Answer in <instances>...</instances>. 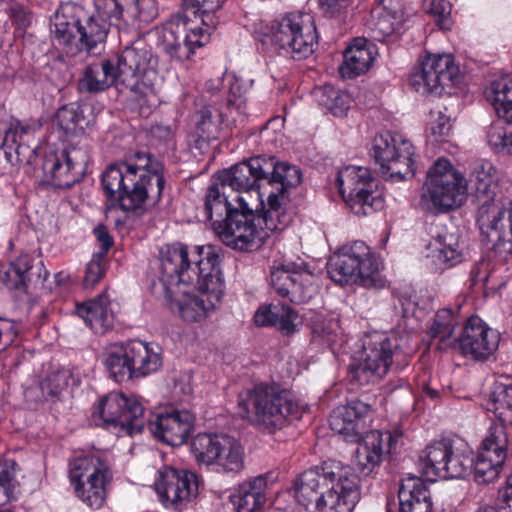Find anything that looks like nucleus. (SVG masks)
<instances>
[{
  "instance_id": "nucleus-40",
  "label": "nucleus",
  "mask_w": 512,
  "mask_h": 512,
  "mask_svg": "<svg viewBox=\"0 0 512 512\" xmlns=\"http://www.w3.org/2000/svg\"><path fill=\"white\" fill-rule=\"evenodd\" d=\"M264 161L270 163L271 168L264 174V182L274 190L275 194L287 196L289 188L296 187L301 183V170L286 162H279L275 157L264 156Z\"/></svg>"
},
{
  "instance_id": "nucleus-41",
  "label": "nucleus",
  "mask_w": 512,
  "mask_h": 512,
  "mask_svg": "<svg viewBox=\"0 0 512 512\" xmlns=\"http://www.w3.org/2000/svg\"><path fill=\"white\" fill-rule=\"evenodd\" d=\"M98 11L109 18H120L125 8H133L143 22L152 21L158 14L155 0H94Z\"/></svg>"
},
{
  "instance_id": "nucleus-27",
  "label": "nucleus",
  "mask_w": 512,
  "mask_h": 512,
  "mask_svg": "<svg viewBox=\"0 0 512 512\" xmlns=\"http://www.w3.org/2000/svg\"><path fill=\"white\" fill-rule=\"evenodd\" d=\"M370 405L355 399L336 407L329 418L330 428L346 441L358 442L367 429Z\"/></svg>"
},
{
  "instance_id": "nucleus-11",
  "label": "nucleus",
  "mask_w": 512,
  "mask_h": 512,
  "mask_svg": "<svg viewBox=\"0 0 512 512\" xmlns=\"http://www.w3.org/2000/svg\"><path fill=\"white\" fill-rule=\"evenodd\" d=\"M157 63V57L142 39L123 49L115 65L122 89L127 90L131 100L141 101L153 94L151 84L145 82L144 77L155 73Z\"/></svg>"
},
{
  "instance_id": "nucleus-9",
  "label": "nucleus",
  "mask_w": 512,
  "mask_h": 512,
  "mask_svg": "<svg viewBox=\"0 0 512 512\" xmlns=\"http://www.w3.org/2000/svg\"><path fill=\"white\" fill-rule=\"evenodd\" d=\"M380 260L363 241L344 245L327 263L329 277L340 285L360 284L366 288H381L385 279L380 273Z\"/></svg>"
},
{
  "instance_id": "nucleus-4",
  "label": "nucleus",
  "mask_w": 512,
  "mask_h": 512,
  "mask_svg": "<svg viewBox=\"0 0 512 512\" xmlns=\"http://www.w3.org/2000/svg\"><path fill=\"white\" fill-rule=\"evenodd\" d=\"M287 196L268 191L267 205H263L262 214H255L247 199L237 195L234 201L239 204L240 212H232L228 222L222 223L217 234L229 247L239 251H253L260 248L270 233L284 230L291 222L286 212Z\"/></svg>"
},
{
  "instance_id": "nucleus-42",
  "label": "nucleus",
  "mask_w": 512,
  "mask_h": 512,
  "mask_svg": "<svg viewBox=\"0 0 512 512\" xmlns=\"http://www.w3.org/2000/svg\"><path fill=\"white\" fill-rule=\"evenodd\" d=\"M103 363L110 377L116 382L132 380L131 340L110 345Z\"/></svg>"
},
{
  "instance_id": "nucleus-51",
  "label": "nucleus",
  "mask_w": 512,
  "mask_h": 512,
  "mask_svg": "<svg viewBox=\"0 0 512 512\" xmlns=\"http://www.w3.org/2000/svg\"><path fill=\"white\" fill-rule=\"evenodd\" d=\"M314 95L319 105L325 107L334 116L342 117L346 115L350 107V96L332 85H323L316 88Z\"/></svg>"
},
{
  "instance_id": "nucleus-13",
  "label": "nucleus",
  "mask_w": 512,
  "mask_h": 512,
  "mask_svg": "<svg viewBox=\"0 0 512 512\" xmlns=\"http://www.w3.org/2000/svg\"><path fill=\"white\" fill-rule=\"evenodd\" d=\"M96 426L117 428L132 435L140 433L146 423L144 407L135 395L110 392L103 396L91 414Z\"/></svg>"
},
{
  "instance_id": "nucleus-50",
  "label": "nucleus",
  "mask_w": 512,
  "mask_h": 512,
  "mask_svg": "<svg viewBox=\"0 0 512 512\" xmlns=\"http://www.w3.org/2000/svg\"><path fill=\"white\" fill-rule=\"evenodd\" d=\"M88 107H81L78 103H70L60 107L56 113V120L61 130L68 135L83 133L91 119L85 117L84 112Z\"/></svg>"
},
{
  "instance_id": "nucleus-35",
  "label": "nucleus",
  "mask_w": 512,
  "mask_h": 512,
  "mask_svg": "<svg viewBox=\"0 0 512 512\" xmlns=\"http://www.w3.org/2000/svg\"><path fill=\"white\" fill-rule=\"evenodd\" d=\"M375 47L365 38H356L343 55V63L339 67L344 78H354L369 70L375 59Z\"/></svg>"
},
{
  "instance_id": "nucleus-58",
  "label": "nucleus",
  "mask_w": 512,
  "mask_h": 512,
  "mask_svg": "<svg viewBox=\"0 0 512 512\" xmlns=\"http://www.w3.org/2000/svg\"><path fill=\"white\" fill-rule=\"evenodd\" d=\"M105 257L102 253L93 255L85 269L83 286L85 289H92L101 280L105 273Z\"/></svg>"
},
{
  "instance_id": "nucleus-12",
  "label": "nucleus",
  "mask_w": 512,
  "mask_h": 512,
  "mask_svg": "<svg viewBox=\"0 0 512 512\" xmlns=\"http://www.w3.org/2000/svg\"><path fill=\"white\" fill-rule=\"evenodd\" d=\"M371 151L384 178L402 181L415 175L418 155L413 144L402 135L387 132L375 136Z\"/></svg>"
},
{
  "instance_id": "nucleus-36",
  "label": "nucleus",
  "mask_w": 512,
  "mask_h": 512,
  "mask_svg": "<svg viewBox=\"0 0 512 512\" xmlns=\"http://www.w3.org/2000/svg\"><path fill=\"white\" fill-rule=\"evenodd\" d=\"M426 257L435 269L443 270L463 260L459 237L453 233L438 234L426 247Z\"/></svg>"
},
{
  "instance_id": "nucleus-63",
  "label": "nucleus",
  "mask_w": 512,
  "mask_h": 512,
  "mask_svg": "<svg viewBox=\"0 0 512 512\" xmlns=\"http://www.w3.org/2000/svg\"><path fill=\"white\" fill-rule=\"evenodd\" d=\"M14 336V327L10 320L0 317V351L4 350L6 343H2L4 337L8 338V341L12 340Z\"/></svg>"
},
{
  "instance_id": "nucleus-1",
  "label": "nucleus",
  "mask_w": 512,
  "mask_h": 512,
  "mask_svg": "<svg viewBox=\"0 0 512 512\" xmlns=\"http://www.w3.org/2000/svg\"><path fill=\"white\" fill-rule=\"evenodd\" d=\"M159 281L165 292H174V288L197 289L210 295L211 300L220 301L224 280L217 249L180 242L164 245L159 252Z\"/></svg>"
},
{
  "instance_id": "nucleus-25",
  "label": "nucleus",
  "mask_w": 512,
  "mask_h": 512,
  "mask_svg": "<svg viewBox=\"0 0 512 512\" xmlns=\"http://www.w3.org/2000/svg\"><path fill=\"white\" fill-rule=\"evenodd\" d=\"M88 12L76 2L62 3L50 19V34L53 43L65 53H73L72 40L75 38L80 25L88 19Z\"/></svg>"
},
{
  "instance_id": "nucleus-23",
  "label": "nucleus",
  "mask_w": 512,
  "mask_h": 512,
  "mask_svg": "<svg viewBox=\"0 0 512 512\" xmlns=\"http://www.w3.org/2000/svg\"><path fill=\"white\" fill-rule=\"evenodd\" d=\"M507 438L503 426L494 425L482 442L476 460H473L474 479L479 484H488L497 479L506 459Z\"/></svg>"
},
{
  "instance_id": "nucleus-2",
  "label": "nucleus",
  "mask_w": 512,
  "mask_h": 512,
  "mask_svg": "<svg viewBox=\"0 0 512 512\" xmlns=\"http://www.w3.org/2000/svg\"><path fill=\"white\" fill-rule=\"evenodd\" d=\"M295 497L307 510L352 512L360 499L359 478L349 465L326 460L299 475Z\"/></svg>"
},
{
  "instance_id": "nucleus-18",
  "label": "nucleus",
  "mask_w": 512,
  "mask_h": 512,
  "mask_svg": "<svg viewBox=\"0 0 512 512\" xmlns=\"http://www.w3.org/2000/svg\"><path fill=\"white\" fill-rule=\"evenodd\" d=\"M306 264L285 261L274 266L270 273V283L274 291L295 304L309 301L317 292L315 276L305 271Z\"/></svg>"
},
{
  "instance_id": "nucleus-43",
  "label": "nucleus",
  "mask_w": 512,
  "mask_h": 512,
  "mask_svg": "<svg viewBox=\"0 0 512 512\" xmlns=\"http://www.w3.org/2000/svg\"><path fill=\"white\" fill-rule=\"evenodd\" d=\"M76 313L96 333H102L113 325V313L108 307L107 298L102 295L77 304Z\"/></svg>"
},
{
  "instance_id": "nucleus-61",
  "label": "nucleus",
  "mask_w": 512,
  "mask_h": 512,
  "mask_svg": "<svg viewBox=\"0 0 512 512\" xmlns=\"http://www.w3.org/2000/svg\"><path fill=\"white\" fill-rule=\"evenodd\" d=\"M175 130L174 124L157 123L151 127V135L161 141H168L174 137Z\"/></svg>"
},
{
  "instance_id": "nucleus-7",
  "label": "nucleus",
  "mask_w": 512,
  "mask_h": 512,
  "mask_svg": "<svg viewBox=\"0 0 512 512\" xmlns=\"http://www.w3.org/2000/svg\"><path fill=\"white\" fill-rule=\"evenodd\" d=\"M410 341L411 335L407 332H373L366 335L363 338L361 356L356 364L351 365V379L360 385L380 380L394 361H403L411 355L413 348Z\"/></svg>"
},
{
  "instance_id": "nucleus-62",
  "label": "nucleus",
  "mask_w": 512,
  "mask_h": 512,
  "mask_svg": "<svg viewBox=\"0 0 512 512\" xmlns=\"http://www.w3.org/2000/svg\"><path fill=\"white\" fill-rule=\"evenodd\" d=\"M94 235L98 242L101 244V253L105 257V254L113 245V238L110 236L107 228L104 225H98L97 227H95Z\"/></svg>"
},
{
  "instance_id": "nucleus-29",
  "label": "nucleus",
  "mask_w": 512,
  "mask_h": 512,
  "mask_svg": "<svg viewBox=\"0 0 512 512\" xmlns=\"http://www.w3.org/2000/svg\"><path fill=\"white\" fill-rule=\"evenodd\" d=\"M395 445L396 440L390 432L378 430L367 432L356 450L355 463L359 471L364 475H369L382 462L383 456L390 453Z\"/></svg>"
},
{
  "instance_id": "nucleus-39",
  "label": "nucleus",
  "mask_w": 512,
  "mask_h": 512,
  "mask_svg": "<svg viewBox=\"0 0 512 512\" xmlns=\"http://www.w3.org/2000/svg\"><path fill=\"white\" fill-rule=\"evenodd\" d=\"M267 481L262 476H257L241 483L229 496L236 512H256L265 503L264 491Z\"/></svg>"
},
{
  "instance_id": "nucleus-3",
  "label": "nucleus",
  "mask_w": 512,
  "mask_h": 512,
  "mask_svg": "<svg viewBox=\"0 0 512 512\" xmlns=\"http://www.w3.org/2000/svg\"><path fill=\"white\" fill-rule=\"evenodd\" d=\"M136 164H111L102 175L109 199L123 211L142 209L146 201H159L165 185L162 163L146 152L135 154Z\"/></svg>"
},
{
  "instance_id": "nucleus-38",
  "label": "nucleus",
  "mask_w": 512,
  "mask_h": 512,
  "mask_svg": "<svg viewBox=\"0 0 512 512\" xmlns=\"http://www.w3.org/2000/svg\"><path fill=\"white\" fill-rule=\"evenodd\" d=\"M399 512H433L429 490L420 478L403 479L398 491Z\"/></svg>"
},
{
  "instance_id": "nucleus-22",
  "label": "nucleus",
  "mask_w": 512,
  "mask_h": 512,
  "mask_svg": "<svg viewBox=\"0 0 512 512\" xmlns=\"http://www.w3.org/2000/svg\"><path fill=\"white\" fill-rule=\"evenodd\" d=\"M159 500L165 506H181L198 494L199 481L195 473L164 466L154 483Z\"/></svg>"
},
{
  "instance_id": "nucleus-57",
  "label": "nucleus",
  "mask_w": 512,
  "mask_h": 512,
  "mask_svg": "<svg viewBox=\"0 0 512 512\" xmlns=\"http://www.w3.org/2000/svg\"><path fill=\"white\" fill-rule=\"evenodd\" d=\"M68 372L60 370L48 375L41 383L40 389L46 401L59 399L61 393L68 385Z\"/></svg>"
},
{
  "instance_id": "nucleus-15",
  "label": "nucleus",
  "mask_w": 512,
  "mask_h": 512,
  "mask_svg": "<svg viewBox=\"0 0 512 512\" xmlns=\"http://www.w3.org/2000/svg\"><path fill=\"white\" fill-rule=\"evenodd\" d=\"M191 451L198 463L212 466L217 472L236 474L244 468V449L227 434H198L192 440Z\"/></svg>"
},
{
  "instance_id": "nucleus-52",
  "label": "nucleus",
  "mask_w": 512,
  "mask_h": 512,
  "mask_svg": "<svg viewBox=\"0 0 512 512\" xmlns=\"http://www.w3.org/2000/svg\"><path fill=\"white\" fill-rule=\"evenodd\" d=\"M458 323V317L451 309H441L436 313L433 323L428 331V335L432 339H438V348L443 349L444 347L455 343L454 340L451 341L450 338Z\"/></svg>"
},
{
  "instance_id": "nucleus-14",
  "label": "nucleus",
  "mask_w": 512,
  "mask_h": 512,
  "mask_svg": "<svg viewBox=\"0 0 512 512\" xmlns=\"http://www.w3.org/2000/svg\"><path fill=\"white\" fill-rule=\"evenodd\" d=\"M336 184L343 200L357 216L370 215L384 206L381 194L376 191V180L368 168L347 166L338 171Z\"/></svg>"
},
{
  "instance_id": "nucleus-10",
  "label": "nucleus",
  "mask_w": 512,
  "mask_h": 512,
  "mask_svg": "<svg viewBox=\"0 0 512 512\" xmlns=\"http://www.w3.org/2000/svg\"><path fill=\"white\" fill-rule=\"evenodd\" d=\"M69 478L76 497L84 505L93 510L104 505L113 479L105 460L95 455L77 458L69 464Z\"/></svg>"
},
{
  "instance_id": "nucleus-28",
  "label": "nucleus",
  "mask_w": 512,
  "mask_h": 512,
  "mask_svg": "<svg viewBox=\"0 0 512 512\" xmlns=\"http://www.w3.org/2000/svg\"><path fill=\"white\" fill-rule=\"evenodd\" d=\"M195 418L186 410H172L156 416L150 421V430L155 437L171 446L184 444L194 429Z\"/></svg>"
},
{
  "instance_id": "nucleus-30",
  "label": "nucleus",
  "mask_w": 512,
  "mask_h": 512,
  "mask_svg": "<svg viewBox=\"0 0 512 512\" xmlns=\"http://www.w3.org/2000/svg\"><path fill=\"white\" fill-rule=\"evenodd\" d=\"M37 127L29 123H22L19 120L12 121L6 130L2 147L7 157L11 158L13 153L17 162L30 164L36 157L38 147L35 141Z\"/></svg>"
},
{
  "instance_id": "nucleus-60",
  "label": "nucleus",
  "mask_w": 512,
  "mask_h": 512,
  "mask_svg": "<svg viewBox=\"0 0 512 512\" xmlns=\"http://www.w3.org/2000/svg\"><path fill=\"white\" fill-rule=\"evenodd\" d=\"M429 131L436 141L448 136L451 131L450 119L441 111L430 113Z\"/></svg>"
},
{
  "instance_id": "nucleus-44",
  "label": "nucleus",
  "mask_w": 512,
  "mask_h": 512,
  "mask_svg": "<svg viewBox=\"0 0 512 512\" xmlns=\"http://www.w3.org/2000/svg\"><path fill=\"white\" fill-rule=\"evenodd\" d=\"M296 318L297 314L291 307L272 303L257 310L254 322L257 326H275L282 333L288 335L295 331L294 321Z\"/></svg>"
},
{
  "instance_id": "nucleus-47",
  "label": "nucleus",
  "mask_w": 512,
  "mask_h": 512,
  "mask_svg": "<svg viewBox=\"0 0 512 512\" xmlns=\"http://www.w3.org/2000/svg\"><path fill=\"white\" fill-rule=\"evenodd\" d=\"M497 116L504 122L512 123V76H505L491 83L486 92Z\"/></svg>"
},
{
  "instance_id": "nucleus-21",
  "label": "nucleus",
  "mask_w": 512,
  "mask_h": 512,
  "mask_svg": "<svg viewBox=\"0 0 512 512\" xmlns=\"http://www.w3.org/2000/svg\"><path fill=\"white\" fill-rule=\"evenodd\" d=\"M90 160L89 146L83 141L70 143L60 155L46 160L44 168L58 188H70L84 176Z\"/></svg>"
},
{
  "instance_id": "nucleus-16",
  "label": "nucleus",
  "mask_w": 512,
  "mask_h": 512,
  "mask_svg": "<svg viewBox=\"0 0 512 512\" xmlns=\"http://www.w3.org/2000/svg\"><path fill=\"white\" fill-rule=\"evenodd\" d=\"M467 193L466 179L440 158L429 169L423 201L428 209L449 210L459 207Z\"/></svg>"
},
{
  "instance_id": "nucleus-26",
  "label": "nucleus",
  "mask_w": 512,
  "mask_h": 512,
  "mask_svg": "<svg viewBox=\"0 0 512 512\" xmlns=\"http://www.w3.org/2000/svg\"><path fill=\"white\" fill-rule=\"evenodd\" d=\"M499 192L494 193L492 203H499L504 207L503 215L493 223L495 234H480L481 241L490 245L496 253L512 255V180H502Z\"/></svg>"
},
{
  "instance_id": "nucleus-17",
  "label": "nucleus",
  "mask_w": 512,
  "mask_h": 512,
  "mask_svg": "<svg viewBox=\"0 0 512 512\" xmlns=\"http://www.w3.org/2000/svg\"><path fill=\"white\" fill-rule=\"evenodd\" d=\"M493 165L488 161L476 162L470 173L467 183V192L474 195L478 205L476 223L480 234H495L493 223L503 215L504 207L499 203H492L495 189L498 185L495 183L492 175Z\"/></svg>"
},
{
  "instance_id": "nucleus-56",
  "label": "nucleus",
  "mask_w": 512,
  "mask_h": 512,
  "mask_svg": "<svg viewBox=\"0 0 512 512\" xmlns=\"http://www.w3.org/2000/svg\"><path fill=\"white\" fill-rule=\"evenodd\" d=\"M487 143L496 153L512 156V131L507 132L501 124L490 125L487 131Z\"/></svg>"
},
{
  "instance_id": "nucleus-53",
  "label": "nucleus",
  "mask_w": 512,
  "mask_h": 512,
  "mask_svg": "<svg viewBox=\"0 0 512 512\" xmlns=\"http://www.w3.org/2000/svg\"><path fill=\"white\" fill-rule=\"evenodd\" d=\"M473 457L469 449H460L451 445L440 478H463L472 469Z\"/></svg>"
},
{
  "instance_id": "nucleus-5",
  "label": "nucleus",
  "mask_w": 512,
  "mask_h": 512,
  "mask_svg": "<svg viewBox=\"0 0 512 512\" xmlns=\"http://www.w3.org/2000/svg\"><path fill=\"white\" fill-rule=\"evenodd\" d=\"M220 7V0H184L181 11L157 30L158 46L172 59H190L196 48L209 41V33L201 25L214 28V13Z\"/></svg>"
},
{
  "instance_id": "nucleus-6",
  "label": "nucleus",
  "mask_w": 512,
  "mask_h": 512,
  "mask_svg": "<svg viewBox=\"0 0 512 512\" xmlns=\"http://www.w3.org/2000/svg\"><path fill=\"white\" fill-rule=\"evenodd\" d=\"M270 168V163L264 161V156H256L218 173L215 182L207 188L205 196L206 217L216 232L222 229V223L229 221L232 212L241 211L239 204L235 206L229 199L227 190L246 194L254 191L263 205V194L259 190L264 182V174Z\"/></svg>"
},
{
  "instance_id": "nucleus-20",
  "label": "nucleus",
  "mask_w": 512,
  "mask_h": 512,
  "mask_svg": "<svg viewBox=\"0 0 512 512\" xmlns=\"http://www.w3.org/2000/svg\"><path fill=\"white\" fill-rule=\"evenodd\" d=\"M247 98L242 91L239 81L236 79L230 86L229 95L226 103L227 113L220 112L213 106H205L197 112L195 136L196 148L202 149L211 140L218 137L220 133L221 123L224 117L232 115L235 111L238 115L243 116L246 111Z\"/></svg>"
},
{
  "instance_id": "nucleus-55",
  "label": "nucleus",
  "mask_w": 512,
  "mask_h": 512,
  "mask_svg": "<svg viewBox=\"0 0 512 512\" xmlns=\"http://www.w3.org/2000/svg\"><path fill=\"white\" fill-rule=\"evenodd\" d=\"M17 464L14 460L0 461V505L9 502L16 484Z\"/></svg>"
},
{
  "instance_id": "nucleus-54",
  "label": "nucleus",
  "mask_w": 512,
  "mask_h": 512,
  "mask_svg": "<svg viewBox=\"0 0 512 512\" xmlns=\"http://www.w3.org/2000/svg\"><path fill=\"white\" fill-rule=\"evenodd\" d=\"M491 407L501 426L512 423V384L496 383L491 395Z\"/></svg>"
},
{
  "instance_id": "nucleus-24",
  "label": "nucleus",
  "mask_w": 512,
  "mask_h": 512,
  "mask_svg": "<svg viewBox=\"0 0 512 512\" xmlns=\"http://www.w3.org/2000/svg\"><path fill=\"white\" fill-rule=\"evenodd\" d=\"M500 334L479 317H470L454 342L461 353L476 361L487 360L498 349Z\"/></svg>"
},
{
  "instance_id": "nucleus-64",
  "label": "nucleus",
  "mask_w": 512,
  "mask_h": 512,
  "mask_svg": "<svg viewBox=\"0 0 512 512\" xmlns=\"http://www.w3.org/2000/svg\"><path fill=\"white\" fill-rule=\"evenodd\" d=\"M502 500L509 506L512 507V475L508 477L506 486L500 491Z\"/></svg>"
},
{
  "instance_id": "nucleus-59",
  "label": "nucleus",
  "mask_w": 512,
  "mask_h": 512,
  "mask_svg": "<svg viewBox=\"0 0 512 512\" xmlns=\"http://www.w3.org/2000/svg\"><path fill=\"white\" fill-rule=\"evenodd\" d=\"M427 11L435 18V21L441 29H450L451 27V5L445 0L426 1Z\"/></svg>"
},
{
  "instance_id": "nucleus-8",
  "label": "nucleus",
  "mask_w": 512,
  "mask_h": 512,
  "mask_svg": "<svg viewBox=\"0 0 512 512\" xmlns=\"http://www.w3.org/2000/svg\"><path fill=\"white\" fill-rule=\"evenodd\" d=\"M238 409L242 419L267 433H274L297 412L298 405L279 386L259 384L239 394Z\"/></svg>"
},
{
  "instance_id": "nucleus-33",
  "label": "nucleus",
  "mask_w": 512,
  "mask_h": 512,
  "mask_svg": "<svg viewBox=\"0 0 512 512\" xmlns=\"http://www.w3.org/2000/svg\"><path fill=\"white\" fill-rule=\"evenodd\" d=\"M109 31V24L100 15H94L88 12V19L83 21L80 28L72 40L73 53H66L69 56H75L80 52L88 54H98L104 47Z\"/></svg>"
},
{
  "instance_id": "nucleus-46",
  "label": "nucleus",
  "mask_w": 512,
  "mask_h": 512,
  "mask_svg": "<svg viewBox=\"0 0 512 512\" xmlns=\"http://www.w3.org/2000/svg\"><path fill=\"white\" fill-rule=\"evenodd\" d=\"M304 14L292 12L286 14L271 27V34L267 35V41L275 49L287 55L291 44L295 41V33L303 19Z\"/></svg>"
},
{
  "instance_id": "nucleus-37",
  "label": "nucleus",
  "mask_w": 512,
  "mask_h": 512,
  "mask_svg": "<svg viewBox=\"0 0 512 512\" xmlns=\"http://www.w3.org/2000/svg\"><path fill=\"white\" fill-rule=\"evenodd\" d=\"M42 263L33 265L28 255H22L15 261L0 265V282L9 290L26 289L33 276L41 277Z\"/></svg>"
},
{
  "instance_id": "nucleus-45",
  "label": "nucleus",
  "mask_w": 512,
  "mask_h": 512,
  "mask_svg": "<svg viewBox=\"0 0 512 512\" xmlns=\"http://www.w3.org/2000/svg\"><path fill=\"white\" fill-rule=\"evenodd\" d=\"M132 379L152 374L162 366L159 348L139 341L131 340Z\"/></svg>"
},
{
  "instance_id": "nucleus-48",
  "label": "nucleus",
  "mask_w": 512,
  "mask_h": 512,
  "mask_svg": "<svg viewBox=\"0 0 512 512\" xmlns=\"http://www.w3.org/2000/svg\"><path fill=\"white\" fill-rule=\"evenodd\" d=\"M451 445L449 440L436 441L420 453L419 467L424 476L429 479L441 476Z\"/></svg>"
},
{
  "instance_id": "nucleus-19",
  "label": "nucleus",
  "mask_w": 512,
  "mask_h": 512,
  "mask_svg": "<svg viewBox=\"0 0 512 512\" xmlns=\"http://www.w3.org/2000/svg\"><path fill=\"white\" fill-rule=\"evenodd\" d=\"M459 78V68L450 54H430L415 68L410 83L419 93L440 95L445 86H453Z\"/></svg>"
},
{
  "instance_id": "nucleus-32",
  "label": "nucleus",
  "mask_w": 512,
  "mask_h": 512,
  "mask_svg": "<svg viewBox=\"0 0 512 512\" xmlns=\"http://www.w3.org/2000/svg\"><path fill=\"white\" fill-rule=\"evenodd\" d=\"M111 86H115L118 91L127 94V90L122 89V84H120L115 62L109 59L94 62L85 67L78 80L79 91L85 93L103 92Z\"/></svg>"
},
{
  "instance_id": "nucleus-31",
  "label": "nucleus",
  "mask_w": 512,
  "mask_h": 512,
  "mask_svg": "<svg viewBox=\"0 0 512 512\" xmlns=\"http://www.w3.org/2000/svg\"><path fill=\"white\" fill-rule=\"evenodd\" d=\"M404 18L398 3L393 0H382L371 10L368 27L371 37L379 42L395 37L401 33Z\"/></svg>"
},
{
  "instance_id": "nucleus-34",
  "label": "nucleus",
  "mask_w": 512,
  "mask_h": 512,
  "mask_svg": "<svg viewBox=\"0 0 512 512\" xmlns=\"http://www.w3.org/2000/svg\"><path fill=\"white\" fill-rule=\"evenodd\" d=\"M197 289L174 288V292H165L168 298L175 297L171 302V309L188 322H198L204 319L207 312L219 301L213 300L207 295V300L193 294Z\"/></svg>"
},
{
  "instance_id": "nucleus-49",
  "label": "nucleus",
  "mask_w": 512,
  "mask_h": 512,
  "mask_svg": "<svg viewBox=\"0 0 512 512\" xmlns=\"http://www.w3.org/2000/svg\"><path fill=\"white\" fill-rule=\"evenodd\" d=\"M317 32L313 19L310 15L304 14L303 19L295 33V41L290 45L287 56L294 59L307 58L314 52L317 45Z\"/></svg>"
}]
</instances>
